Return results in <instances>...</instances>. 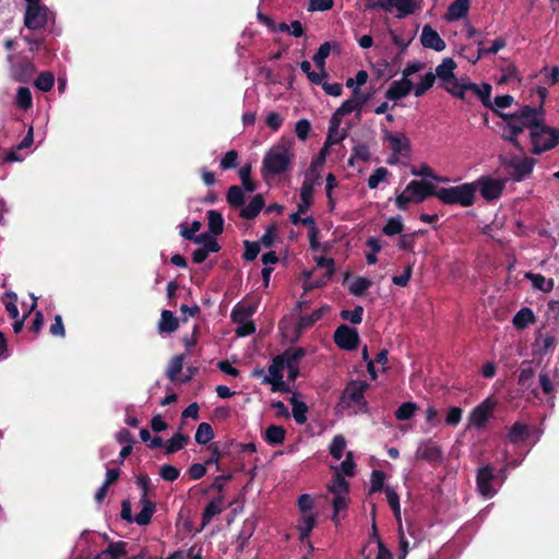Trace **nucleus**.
<instances>
[{
	"mask_svg": "<svg viewBox=\"0 0 559 559\" xmlns=\"http://www.w3.org/2000/svg\"><path fill=\"white\" fill-rule=\"evenodd\" d=\"M195 442L205 445L214 439V430L209 423H201L194 436Z\"/></svg>",
	"mask_w": 559,
	"mask_h": 559,
	"instance_id": "nucleus-38",
	"label": "nucleus"
},
{
	"mask_svg": "<svg viewBox=\"0 0 559 559\" xmlns=\"http://www.w3.org/2000/svg\"><path fill=\"white\" fill-rule=\"evenodd\" d=\"M507 45L506 40L501 37L495 39L489 48L479 47L476 51V58L473 63H476L480 58L487 55H496L499 50L504 48Z\"/></svg>",
	"mask_w": 559,
	"mask_h": 559,
	"instance_id": "nucleus-45",
	"label": "nucleus"
},
{
	"mask_svg": "<svg viewBox=\"0 0 559 559\" xmlns=\"http://www.w3.org/2000/svg\"><path fill=\"white\" fill-rule=\"evenodd\" d=\"M403 229H404V225L402 222V217L399 215V216L390 217L388 219L386 224L382 228V233L386 236H394V235L401 234L403 231Z\"/></svg>",
	"mask_w": 559,
	"mask_h": 559,
	"instance_id": "nucleus-48",
	"label": "nucleus"
},
{
	"mask_svg": "<svg viewBox=\"0 0 559 559\" xmlns=\"http://www.w3.org/2000/svg\"><path fill=\"white\" fill-rule=\"evenodd\" d=\"M239 178L246 191L253 192L257 189L255 182L251 178V166L245 165L239 170Z\"/></svg>",
	"mask_w": 559,
	"mask_h": 559,
	"instance_id": "nucleus-55",
	"label": "nucleus"
},
{
	"mask_svg": "<svg viewBox=\"0 0 559 559\" xmlns=\"http://www.w3.org/2000/svg\"><path fill=\"white\" fill-rule=\"evenodd\" d=\"M414 88V83L406 78L399 81H393L391 86L385 92V98L389 100L397 102L407 96Z\"/></svg>",
	"mask_w": 559,
	"mask_h": 559,
	"instance_id": "nucleus-14",
	"label": "nucleus"
},
{
	"mask_svg": "<svg viewBox=\"0 0 559 559\" xmlns=\"http://www.w3.org/2000/svg\"><path fill=\"white\" fill-rule=\"evenodd\" d=\"M202 224L199 221H193L188 227L186 224L180 225V235L187 240H193L195 234L201 229Z\"/></svg>",
	"mask_w": 559,
	"mask_h": 559,
	"instance_id": "nucleus-64",
	"label": "nucleus"
},
{
	"mask_svg": "<svg viewBox=\"0 0 559 559\" xmlns=\"http://www.w3.org/2000/svg\"><path fill=\"white\" fill-rule=\"evenodd\" d=\"M209 450L211 452V455L209 459L205 460V465H212V464H218V462L221 461V459L225 455V453L227 452V447H224L223 449H221L218 447V443L215 442V443H212L210 447H209Z\"/></svg>",
	"mask_w": 559,
	"mask_h": 559,
	"instance_id": "nucleus-60",
	"label": "nucleus"
},
{
	"mask_svg": "<svg viewBox=\"0 0 559 559\" xmlns=\"http://www.w3.org/2000/svg\"><path fill=\"white\" fill-rule=\"evenodd\" d=\"M334 343L344 350H354L359 345V334L356 329L341 324L334 332Z\"/></svg>",
	"mask_w": 559,
	"mask_h": 559,
	"instance_id": "nucleus-7",
	"label": "nucleus"
},
{
	"mask_svg": "<svg viewBox=\"0 0 559 559\" xmlns=\"http://www.w3.org/2000/svg\"><path fill=\"white\" fill-rule=\"evenodd\" d=\"M285 366L282 357L275 356L269 366V376L264 377L263 383L271 384L272 392L288 393L290 388L283 380V370Z\"/></svg>",
	"mask_w": 559,
	"mask_h": 559,
	"instance_id": "nucleus-5",
	"label": "nucleus"
},
{
	"mask_svg": "<svg viewBox=\"0 0 559 559\" xmlns=\"http://www.w3.org/2000/svg\"><path fill=\"white\" fill-rule=\"evenodd\" d=\"M385 473L380 469H373L370 477L369 492H379L384 490Z\"/></svg>",
	"mask_w": 559,
	"mask_h": 559,
	"instance_id": "nucleus-53",
	"label": "nucleus"
},
{
	"mask_svg": "<svg viewBox=\"0 0 559 559\" xmlns=\"http://www.w3.org/2000/svg\"><path fill=\"white\" fill-rule=\"evenodd\" d=\"M226 200L234 209L242 207L246 203L245 193L239 186H231L228 188Z\"/></svg>",
	"mask_w": 559,
	"mask_h": 559,
	"instance_id": "nucleus-35",
	"label": "nucleus"
},
{
	"mask_svg": "<svg viewBox=\"0 0 559 559\" xmlns=\"http://www.w3.org/2000/svg\"><path fill=\"white\" fill-rule=\"evenodd\" d=\"M510 165L514 169L512 178L515 181H521L532 174L535 165V159L532 157H524L523 159L512 158Z\"/></svg>",
	"mask_w": 559,
	"mask_h": 559,
	"instance_id": "nucleus-16",
	"label": "nucleus"
},
{
	"mask_svg": "<svg viewBox=\"0 0 559 559\" xmlns=\"http://www.w3.org/2000/svg\"><path fill=\"white\" fill-rule=\"evenodd\" d=\"M534 377V369L530 361H523L519 376V385L530 388L531 381Z\"/></svg>",
	"mask_w": 559,
	"mask_h": 559,
	"instance_id": "nucleus-52",
	"label": "nucleus"
},
{
	"mask_svg": "<svg viewBox=\"0 0 559 559\" xmlns=\"http://www.w3.org/2000/svg\"><path fill=\"white\" fill-rule=\"evenodd\" d=\"M47 24V8L39 2L28 4L24 15V25L28 29H40Z\"/></svg>",
	"mask_w": 559,
	"mask_h": 559,
	"instance_id": "nucleus-8",
	"label": "nucleus"
},
{
	"mask_svg": "<svg viewBox=\"0 0 559 559\" xmlns=\"http://www.w3.org/2000/svg\"><path fill=\"white\" fill-rule=\"evenodd\" d=\"M189 436L183 435L180 431L176 432L166 443L165 453L173 454L183 449L189 441Z\"/></svg>",
	"mask_w": 559,
	"mask_h": 559,
	"instance_id": "nucleus-33",
	"label": "nucleus"
},
{
	"mask_svg": "<svg viewBox=\"0 0 559 559\" xmlns=\"http://www.w3.org/2000/svg\"><path fill=\"white\" fill-rule=\"evenodd\" d=\"M480 100L481 104L495 112L497 111L491 103V85L488 83H483L480 86L476 83H468L467 86Z\"/></svg>",
	"mask_w": 559,
	"mask_h": 559,
	"instance_id": "nucleus-25",
	"label": "nucleus"
},
{
	"mask_svg": "<svg viewBox=\"0 0 559 559\" xmlns=\"http://www.w3.org/2000/svg\"><path fill=\"white\" fill-rule=\"evenodd\" d=\"M471 0H455L449 7L444 14L447 22H455L468 14Z\"/></svg>",
	"mask_w": 559,
	"mask_h": 559,
	"instance_id": "nucleus-17",
	"label": "nucleus"
},
{
	"mask_svg": "<svg viewBox=\"0 0 559 559\" xmlns=\"http://www.w3.org/2000/svg\"><path fill=\"white\" fill-rule=\"evenodd\" d=\"M238 166V152L235 150H230L222 157L219 162V167L223 170L234 169Z\"/></svg>",
	"mask_w": 559,
	"mask_h": 559,
	"instance_id": "nucleus-62",
	"label": "nucleus"
},
{
	"mask_svg": "<svg viewBox=\"0 0 559 559\" xmlns=\"http://www.w3.org/2000/svg\"><path fill=\"white\" fill-rule=\"evenodd\" d=\"M243 247L245 251L242 253V259L248 262L255 260L261 251V246L258 241L245 240Z\"/></svg>",
	"mask_w": 559,
	"mask_h": 559,
	"instance_id": "nucleus-56",
	"label": "nucleus"
},
{
	"mask_svg": "<svg viewBox=\"0 0 559 559\" xmlns=\"http://www.w3.org/2000/svg\"><path fill=\"white\" fill-rule=\"evenodd\" d=\"M332 506H333L332 521L335 524H338L340 523V518H338L340 512L347 509V499H346L345 495L334 496L332 499Z\"/></svg>",
	"mask_w": 559,
	"mask_h": 559,
	"instance_id": "nucleus-58",
	"label": "nucleus"
},
{
	"mask_svg": "<svg viewBox=\"0 0 559 559\" xmlns=\"http://www.w3.org/2000/svg\"><path fill=\"white\" fill-rule=\"evenodd\" d=\"M496 406V401L491 397L486 399L469 413L468 421L469 425L476 428H483L486 426L490 415Z\"/></svg>",
	"mask_w": 559,
	"mask_h": 559,
	"instance_id": "nucleus-9",
	"label": "nucleus"
},
{
	"mask_svg": "<svg viewBox=\"0 0 559 559\" xmlns=\"http://www.w3.org/2000/svg\"><path fill=\"white\" fill-rule=\"evenodd\" d=\"M417 457L425 461H437L441 457V450L436 444H427L424 449H418L416 452Z\"/></svg>",
	"mask_w": 559,
	"mask_h": 559,
	"instance_id": "nucleus-46",
	"label": "nucleus"
},
{
	"mask_svg": "<svg viewBox=\"0 0 559 559\" xmlns=\"http://www.w3.org/2000/svg\"><path fill=\"white\" fill-rule=\"evenodd\" d=\"M286 437V430L283 426L271 425L266 428L264 440L271 445L282 444Z\"/></svg>",
	"mask_w": 559,
	"mask_h": 559,
	"instance_id": "nucleus-30",
	"label": "nucleus"
},
{
	"mask_svg": "<svg viewBox=\"0 0 559 559\" xmlns=\"http://www.w3.org/2000/svg\"><path fill=\"white\" fill-rule=\"evenodd\" d=\"M364 308L362 306H356L353 310H342L340 317L343 320H348L353 324H359L362 321Z\"/></svg>",
	"mask_w": 559,
	"mask_h": 559,
	"instance_id": "nucleus-59",
	"label": "nucleus"
},
{
	"mask_svg": "<svg viewBox=\"0 0 559 559\" xmlns=\"http://www.w3.org/2000/svg\"><path fill=\"white\" fill-rule=\"evenodd\" d=\"M179 328L178 318L170 310H163L158 323V332L173 333Z\"/></svg>",
	"mask_w": 559,
	"mask_h": 559,
	"instance_id": "nucleus-26",
	"label": "nucleus"
},
{
	"mask_svg": "<svg viewBox=\"0 0 559 559\" xmlns=\"http://www.w3.org/2000/svg\"><path fill=\"white\" fill-rule=\"evenodd\" d=\"M393 4L397 10V17L403 19L414 14L421 9V1L416 0H393Z\"/></svg>",
	"mask_w": 559,
	"mask_h": 559,
	"instance_id": "nucleus-27",
	"label": "nucleus"
},
{
	"mask_svg": "<svg viewBox=\"0 0 559 559\" xmlns=\"http://www.w3.org/2000/svg\"><path fill=\"white\" fill-rule=\"evenodd\" d=\"M467 86L468 83L461 84L457 79L452 81L450 84H443V87L448 93L462 100H466V92L471 91Z\"/></svg>",
	"mask_w": 559,
	"mask_h": 559,
	"instance_id": "nucleus-41",
	"label": "nucleus"
},
{
	"mask_svg": "<svg viewBox=\"0 0 559 559\" xmlns=\"http://www.w3.org/2000/svg\"><path fill=\"white\" fill-rule=\"evenodd\" d=\"M209 231L213 236H219L224 231L223 215L216 210H210L206 213Z\"/></svg>",
	"mask_w": 559,
	"mask_h": 559,
	"instance_id": "nucleus-29",
	"label": "nucleus"
},
{
	"mask_svg": "<svg viewBox=\"0 0 559 559\" xmlns=\"http://www.w3.org/2000/svg\"><path fill=\"white\" fill-rule=\"evenodd\" d=\"M418 406L415 402H404L402 403L394 413V416L397 420L404 421L409 420L414 417Z\"/></svg>",
	"mask_w": 559,
	"mask_h": 559,
	"instance_id": "nucleus-40",
	"label": "nucleus"
},
{
	"mask_svg": "<svg viewBox=\"0 0 559 559\" xmlns=\"http://www.w3.org/2000/svg\"><path fill=\"white\" fill-rule=\"evenodd\" d=\"M265 202L262 194H255L249 204L241 209L240 217L245 219H253L255 218L261 210L264 207Z\"/></svg>",
	"mask_w": 559,
	"mask_h": 559,
	"instance_id": "nucleus-24",
	"label": "nucleus"
},
{
	"mask_svg": "<svg viewBox=\"0 0 559 559\" xmlns=\"http://www.w3.org/2000/svg\"><path fill=\"white\" fill-rule=\"evenodd\" d=\"M328 489L334 496L347 495L349 492V483L338 472H335L332 483L328 486Z\"/></svg>",
	"mask_w": 559,
	"mask_h": 559,
	"instance_id": "nucleus-37",
	"label": "nucleus"
},
{
	"mask_svg": "<svg viewBox=\"0 0 559 559\" xmlns=\"http://www.w3.org/2000/svg\"><path fill=\"white\" fill-rule=\"evenodd\" d=\"M140 503L142 510L134 516V522L140 526H146L156 511V503L150 499H140Z\"/></svg>",
	"mask_w": 559,
	"mask_h": 559,
	"instance_id": "nucleus-20",
	"label": "nucleus"
},
{
	"mask_svg": "<svg viewBox=\"0 0 559 559\" xmlns=\"http://www.w3.org/2000/svg\"><path fill=\"white\" fill-rule=\"evenodd\" d=\"M384 140L390 143V147L393 152V157H396L397 155L408 156L411 152V141L406 135L386 132L384 135Z\"/></svg>",
	"mask_w": 559,
	"mask_h": 559,
	"instance_id": "nucleus-13",
	"label": "nucleus"
},
{
	"mask_svg": "<svg viewBox=\"0 0 559 559\" xmlns=\"http://www.w3.org/2000/svg\"><path fill=\"white\" fill-rule=\"evenodd\" d=\"M405 192H411L413 202L420 203L429 197H436L438 189L433 183L426 180H412L405 188Z\"/></svg>",
	"mask_w": 559,
	"mask_h": 559,
	"instance_id": "nucleus-10",
	"label": "nucleus"
},
{
	"mask_svg": "<svg viewBox=\"0 0 559 559\" xmlns=\"http://www.w3.org/2000/svg\"><path fill=\"white\" fill-rule=\"evenodd\" d=\"M369 384L366 381H350L342 392L340 404L343 407L349 406L352 403L360 404L365 401V392Z\"/></svg>",
	"mask_w": 559,
	"mask_h": 559,
	"instance_id": "nucleus-6",
	"label": "nucleus"
},
{
	"mask_svg": "<svg viewBox=\"0 0 559 559\" xmlns=\"http://www.w3.org/2000/svg\"><path fill=\"white\" fill-rule=\"evenodd\" d=\"M294 154L284 145L272 147L263 158V175H281L288 171L292 167Z\"/></svg>",
	"mask_w": 559,
	"mask_h": 559,
	"instance_id": "nucleus-3",
	"label": "nucleus"
},
{
	"mask_svg": "<svg viewBox=\"0 0 559 559\" xmlns=\"http://www.w3.org/2000/svg\"><path fill=\"white\" fill-rule=\"evenodd\" d=\"M223 501H224V495H218V497L214 498L205 506V508L202 512V526L207 525L215 515H218L222 513Z\"/></svg>",
	"mask_w": 559,
	"mask_h": 559,
	"instance_id": "nucleus-23",
	"label": "nucleus"
},
{
	"mask_svg": "<svg viewBox=\"0 0 559 559\" xmlns=\"http://www.w3.org/2000/svg\"><path fill=\"white\" fill-rule=\"evenodd\" d=\"M542 105L539 108L523 106L519 111L511 115L496 111V114L506 121L507 127L510 130V134L504 135V139L512 143V145L521 153H524V147L518 141V135L522 133L524 129L531 130L535 124H539L540 121L538 116L542 115Z\"/></svg>",
	"mask_w": 559,
	"mask_h": 559,
	"instance_id": "nucleus-1",
	"label": "nucleus"
},
{
	"mask_svg": "<svg viewBox=\"0 0 559 559\" xmlns=\"http://www.w3.org/2000/svg\"><path fill=\"white\" fill-rule=\"evenodd\" d=\"M384 492L386 496L388 503L392 509L394 516L400 519L401 516V508H400V497L393 487L386 486L384 488Z\"/></svg>",
	"mask_w": 559,
	"mask_h": 559,
	"instance_id": "nucleus-49",
	"label": "nucleus"
},
{
	"mask_svg": "<svg viewBox=\"0 0 559 559\" xmlns=\"http://www.w3.org/2000/svg\"><path fill=\"white\" fill-rule=\"evenodd\" d=\"M255 312V307L254 306H251V305H248V306H245V305H240V304H237L233 311H231V320L233 322H242V321H251L250 318L252 317V314Z\"/></svg>",
	"mask_w": 559,
	"mask_h": 559,
	"instance_id": "nucleus-36",
	"label": "nucleus"
},
{
	"mask_svg": "<svg viewBox=\"0 0 559 559\" xmlns=\"http://www.w3.org/2000/svg\"><path fill=\"white\" fill-rule=\"evenodd\" d=\"M530 138L532 143L531 153L539 155L557 146L559 143V130L540 122L531 128Z\"/></svg>",
	"mask_w": 559,
	"mask_h": 559,
	"instance_id": "nucleus-4",
	"label": "nucleus"
},
{
	"mask_svg": "<svg viewBox=\"0 0 559 559\" xmlns=\"http://www.w3.org/2000/svg\"><path fill=\"white\" fill-rule=\"evenodd\" d=\"M290 403L293 405V416L297 424L302 425L307 421V412L308 406L305 402L296 400V397L290 399Z\"/></svg>",
	"mask_w": 559,
	"mask_h": 559,
	"instance_id": "nucleus-43",
	"label": "nucleus"
},
{
	"mask_svg": "<svg viewBox=\"0 0 559 559\" xmlns=\"http://www.w3.org/2000/svg\"><path fill=\"white\" fill-rule=\"evenodd\" d=\"M389 175L390 171L385 167L377 168L368 178V187L370 189H376Z\"/></svg>",
	"mask_w": 559,
	"mask_h": 559,
	"instance_id": "nucleus-61",
	"label": "nucleus"
},
{
	"mask_svg": "<svg viewBox=\"0 0 559 559\" xmlns=\"http://www.w3.org/2000/svg\"><path fill=\"white\" fill-rule=\"evenodd\" d=\"M185 356L183 355H176L171 358L167 370L166 376L170 381H175L178 377V374L181 372L183 367Z\"/></svg>",
	"mask_w": 559,
	"mask_h": 559,
	"instance_id": "nucleus-47",
	"label": "nucleus"
},
{
	"mask_svg": "<svg viewBox=\"0 0 559 559\" xmlns=\"http://www.w3.org/2000/svg\"><path fill=\"white\" fill-rule=\"evenodd\" d=\"M525 276L532 282L533 287L538 290L548 293L554 288L555 282L552 278H546L544 275L535 273H527Z\"/></svg>",
	"mask_w": 559,
	"mask_h": 559,
	"instance_id": "nucleus-34",
	"label": "nucleus"
},
{
	"mask_svg": "<svg viewBox=\"0 0 559 559\" xmlns=\"http://www.w3.org/2000/svg\"><path fill=\"white\" fill-rule=\"evenodd\" d=\"M35 72V64L29 60H23L14 67V79L17 82H28Z\"/></svg>",
	"mask_w": 559,
	"mask_h": 559,
	"instance_id": "nucleus-28",
	"label": "nucleus"
},
{
	"mask_svg": "<svg viewBox=\"0 0 559 559\" xmlns=\"http://www.w3.org/2000/svg\"><path fill=\"white\" fill-rule=\"evenodd\" d=\"M477 185L465 182L449 188H438L437 198L447 205L472 206L476 199Z\"/></svg>",
	"mask_w": 559,
	"mask_h": 559,
	"instance_id": "nucleus-2",
	"label": "nucleus"
},
{
	"mask_svg": "<svg viewBox=\"0 0 559 559\" xmlns=\"http://www.w3.org/2000/svg\"><path fill=\"white\" fill-rule=\"evenodd\" d=\"M331 52V44L329 41L323 43L317 52L313 55L312 60L314 64L321 70L325 67V59L329 57Z\"/></svg>",
	"mask_w": 559,
	"mask_h": 559,
	"instance_id": "nucleus-51",
	"label": "nucleus"
},
{
	"mask_svg": "<svg viewBox=\"0 0 559 559\" xmlns=\"http://www.w3.org/2000/svg\"><path fill=\"white\" fill-rule=\"evenodd\" d=\"M456 68L455 61L447 57L444 58L440 64L436 68V78L438 76L443 84H450L452 81H454L456 78L454 75V69Z\"/></svg>",
	"mask_w": 559,
	"mask_h": 559,
	"instance_id": "nucleus-19",
	"label": "nucleus"
},
{
	"mask_svg": "<svg viewBox=\"0 0 559 559\" xmlns=\"http://www.w3.org/2000/svg\"><path fill=\"white\" fill-rule=\"evenodd\" d=\"M285 367H299L301 359L306 356V349L302 347H288L281 355Z\"/></svg>",
	"mask_w": 559,
	"mask_h": 559,
	"instance_id": "nucleus-22",
	"label": "nucleus"
},
{
	"mask_svg": "<svg viewBox=\"0 0 559 559\" xmlns=\"http://www.w3.org/2000/svg\"><path fill=\"white\" fill-rule=\"evenodd\" d=\"M127 554V543L124 542H111L107 549L102 552V556L106 559H119Z\"/></svg>",
	"mask_w": 559,
	"mask_h": 559,
	"instance_id": "nucleus-39",
	"label": "nucleus"
},
{
	"mask_svg": "<svg viewBox=\"0 0 559 559\" xmlns=\"http://www.w3.org/2000/svg\"><path fill=\"white\" fill-rule=\"evenodd\" d=\"M371 281L367 277L358 276L349 286V292L354 296H361L371 286Z\"/></svg>",
	"mask_w": 559,
	"mask_h": 559,
	"instance_id": "nucleus-54",
	"label": "nucleus"
},
{
	"mask_svg": "<svg viewBox=\"0 0 559 559\" xmlns=\"http://www.w3.org/2000/svg\"><path fill=\"white\" fill-rule=\"evenodd\" d=\"M476 185L477 188L479 187L480 194L486 201L499 199L504 189V181L491 177H481Z\"/></svg>",
	"mask_w": 559,
	"mask_h": 559,
	"instance_id": "nucleus-12",
	"label": "nucleus"
},
{
	"mask_svg": "<svg viewBox=\"0 0 559 559\" xmlns=\"http://www.w3.org/2000/svg\"><path fill=\"white\" fill-rule=\"evenodd\" d=\"M15 103L23 110H27L33 106L32 93L28 87L21 86L17 88Z\"/></svg>",
	"mask_w": 559,
	"mask_h": 559,
	"instance_id": "nucleus-44",
	"label": "nucleus"
},
{
	"mask_svg": "<svg viewBox=\"0 0 559 559\" xmlns=\"http://www.w3.org/2000/svg\"><path fill=\"white\" fill-rule=\"evenodd\" d=\"M536 320L535 314L530 308H522L513 317L512 323L518 330L525 329L528 324L534 323Z\"/></svg>",
	"mask_w": 559,
	"mask_h": 559,
	"instance_id": "nucleus-31",
	"label": "nucleus"
},
{
	"mask_svg": "<svg viewBox=\"0 0 559 559\" xmlns=\"http://www.w3.org/2000/svg\"><path fill=\"white\" fill-rule=\"evenodd\" d=\"M346 447V440L342 435H336L330 444V454L335 460H341Z\"/></svg>",
	"mask_w": 559,
	"mask_h": 559,
	"instance_id": "nucleus-50",
	"label": "nucleus"
},
{
	"mask_svg": "<svg viewBox=\"0 0 559 559\" xmlns=\"http://www.w3.org/2000/svg\"><path fill=\"white\" fill-rule=\"evenodd\" d=\"M53 84L55 75L50 71L40 72L34 82L35 87L43 92H49Z\"/></svg>",
	"mask_w": 559,
	"mask_h": 559,
	"instance_id": "nucleus-42",
	"label": "nucleus"
},
{
	"mask_svg": "<svg viewBox=\"0 0 559 559\" xmlns=\"http://www.w3.org/2000/svg\"><path fill=\"white\" fill-rule=\"evenodd\" d=\"M319 182V176L311 179L306 177L300 188V199L313 201L314 186Z\"/></svg>",
	"mask_w": 559,
	"mask_h": 559,
	"instance_id": "nucleus-57",
	"label": "nucleus"
},
{
	"mask_svg": "<svg viewBox=\"0 0 559 559\" xmlns=\"http://www.w3.org/2000/svg\"><path fill=\"white\" fill-rule=\"evenodd\" d=\"M180 475V469L170 464L160 466L159 476L166 481H175Z\"/></svg>",
	"mask_w": 559,
	"mask_h": 559,
	"instance_id": "nucleus-63",
	"label": "nucleus"
},
{
	"mask_svg": "<svg viewBox=\"0 0 559 559\" xmlns=\"http://www.w3.org/2000/svg\"><path fill=\"white\" fill-rule=\"evenodd\" d=\"M557 341L552 334L543 333L540 330L536 334L534 346L540 355H546L555 349Z\"/></svg>",
	"mask_w": 559,
	"mask_h": 559,
	"instance_id": "nucleus-21",
	"label": "nucleus"
},
{
	"mask_svg": "<svg viewBox=\"0 0 559 559\" xmlns=\"http://www.w3.org/2000/svg\"><path fill=\"white\" fill-rule=\"evenodd\" d=\"M531 427L524 423L515 421L508 431L507 440L511 444H519L528 439Z\"/></svg>",
	"mask_w": 559,
	"mask_h": 559,
	"instance_id": "nucleus-18",
	"label": "nucleus"
},
{
	"mask_svg": "<svg viewBox=\"0 0 559 559\" xmlns=\"http://www.w3.org/2000/svg\"><path fill=\"white\" fill-rule=\"evenodd\" d=\"M420 43L425 48L433 49L436 51H442L447 47L445 41L429 24L423 27Z\"/></svg>",
	"mask_w": 559,
	"mask_h": 559,
	"instance_id": "nucleus-15",
	"label": "nucleus"
},
{
	"mask_svg": "<svg viewBox=\"0 0 559 559\" xmlns=\"http://www.w3.org/2000/svg\"><path fill=\"white\" fill-rule=\"evenodd\" d=\"M329 307L324 306L314 310L311 314H302L299 317L297 322L298 330H306L312 326L316 322L322 319L323 313Z\"/></svg>",
	"mask_w": 559,
	"mask_h": 559,
	"instance_id": "nucleus-32",
	"label": "nucleus"
},
{
	"mask_svg": "<svg viewBox=\"0 0 559 559\" xmlns=\"http://www.w3.org/2000/svg\"><path fill=\"white\" fill-rule=\"evenodd\" d=\"M495 468L492 465L487 464L477 471L476 485L479 493L484 497L491 498L495 496L496 490L492 487L495 479Z\"/></svg>",
	"mask_w": 559,
	"mask_h": 559,
	"instance_id": "nucleus-11",
	"label": "nucleus"
}]
</instances>
